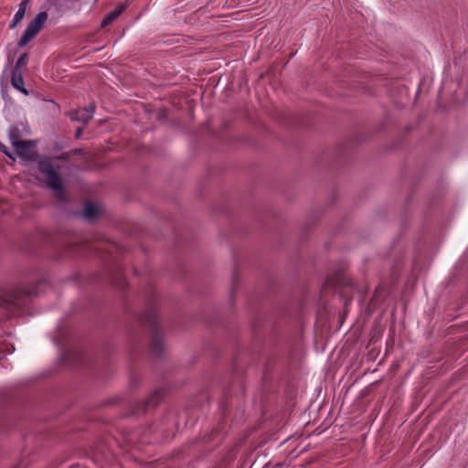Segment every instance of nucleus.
<instances>
[{
    "label": "nucleus",
    "instance_id": "nucleus-9",
    "mask_svg": "<svg viewBox=\"0 0 468 468\" xmlns=\"http://www.w3.org/2000/svg\"><path fill=\"white\" fill-rule=\"evenodd\" d=\"M11 85L24 95H28V90L24 86L23 72L12 69Z\"/></svg>",
    "mask_w": 468,
    "mask_h": 468
},
{
    "label": "nucleus",
    "instance_id": "nucleus-12",
    "mask_svg": "<svg viewBox=\"0 0 468 468\" xmlns=\"http://www.w3.org/2000/svg\"><path fill=\"white\" fill-rule=\"evenodd\" d=\"M84 217L88 219H92L98 215V208L92 203H86L84 207Z\"/></svg>",
    "mask_w": 468,
    "mask_h": 468
},
{
    "label": "nucleus",
    "instance_id": "nucleus-8",
    "mask_svg": "<svg viewBox=\"0 0 468 468\" xmlns=\"http://www.w3.org/2000/svg\"><path fill=\"white\" fill-rule=\"evenodd\" d=\"M129 4L127 2L121 4L115 7L112 11L108 13L103 19L101 20V27H105L108 25L112 24L115 21L128 7Z\"/></svg>",
    "mask_w": 468,
    "mask_h": 468
},
{
    "label": "nucleus",
    "instance_id": "nucleus-15",
    "mask_svg": "<svg viewBox=\"0 0 468 468\" xmlns=\"http://www.w3.org/2000/svg\"><path fill=\"white\" fill-rule=\"evenodd\" d=\"M0 152L3 153L5 155L8 156L9 158L14 159V157L12 156V154L9 151V148L1 142H0Z\"/></svg>",
    "mask_w": 468,
    "mask_h": 468
},
{
    "label": "nucleus",
    "instance_id": "nucleus-11",
    "mask_svg": "<svg viewBox=\"0 0 468 468\" xmlns=\"http://www.w3.org/2000/svg\"><path fill=\"white\" fill-rule=\"evenodd\" d=\"M80 122L83 124H88V122L92 119L93 113L95 112V106L93 104H90L87 107L80 110Z\"/></svg>",
    "mask_w": 468,
    "mask_h": 468
},
{
    "label": "nucleus",
    "instance_id": "nucleus-7",
    "mask_svg": "<svg viewBox=\"0 0 468 468\" xmlns=\"http://www.w3.org/2000/svg\"><path fill=\"white\" fill-rule=\"evenodd\" d=\"M30 133L27 122H17L10 125L8 130V138L12 145L22 144V137Z\"/></svg>",
    "mask_w": 468,
    "mask_h": 468
},
{
    "label": "nucleus",
    "instance_id": "nucleus-10",
    "mask_svg": "<svg viewBox=\"0 0 468 468\" xmlns=\"http://www.w3.org/2000/svg\"><path fill=\"white\" fill-rule=\"evenodd\" d=\"M30 1L31 0H23L20 2L18 5V10L16 12L13 21L10 25V28L16 27V25L23 20L26 14V10L29 6Z\"/></svg>",
    "mask_w": 468,
    "mask_h": 468
},
{
    "label": "nucleus",
    "instance_id": "nucleus-18",
    "mask_svg": "<svg viewBox=\"0 0 468 468\" xmlns=\"http://www.w3.org/2000/svg\"><path fill=\"white\" fill-rule=\"evenodd\" d=\"M83 132V129L80 127H78L75 132V138L79 139Z\"/></svg>",
    "mask_w": 468,
    "mask_h": 468
},
{
    "label": "nucleus",
    "instance_id": "nucleus-5",
    "mask_svg": "<svg viewBox=\"0 0 468 468\" xmlns=\"http://www.w3.org/2000/svg\"><path fill=\"white\" fill-rule=\"evenodd\" d=\"M16 148L18 156L26 161L33 162L38 158V154L35 150L37 141L24 140L22 144L13 145Z\"/></svg>",
    "mask_w": 468,
    "mask_h": 468
},
{
    "label": "nucleus",
    "instance_id": "nucleus-13",
    "mask_svg": "<svg viewBox=\"0 0 468 468\" xmlns=\"http://www.w3.org/2000/svg\"><path fill=\"white\" fill-rule=\"evenodd\" d=\"M27 60H28L27 53H23L22 55L19 56L13 69L17 70V71H22V69L24 67H26V65L27 64Z\"/></svg>",
    "mask_w": 468,
    "mask_h": 468
},
{
    "label": "nucleus",
    "instance_id": "nucleus-4",
    "mask_svg": "<svg viewBox=\"0 0 468 468\" xmlns=\"http://www.w3.org/2000/svg\"><path fill=\"white\" fill-rule=\"evenodd\" d=\"M48 18V15L46 11L38 13L27 25L25 32L18 41V47L23 48L28 41L33 39L43 28Z\"/></svg>",
    "mask_w": 468,
    "mask_h": 468
},
{
    "label": "nucleus",
    "instance_id": "nucleus-14",
    "mask_svg": "<svg viewBox=\"0 0 468 468\" xmlns=\"http://www.w3.org/2000/svg\"><path fill=\"white\" fill-rule=\"evenodd\" d=\"M80 110H73V111L68 112L66 114L69 116L70 121L80 122Z\"/></svg>",
    "mask_w": 468,
    "mask_h": 468
},
{
    "label": "nucleus",
    "instance_id": "nucleus-1",
    "mask_svg": "<svg viewBox=\"0 0 468 468\" xmlns=\"http://www.w3.org/2000/svg\"><path fill=\"white\" fill-rule=\"evenodd\" d=\"M140 321L143 324L148 325L152 333L151 351L154 355L159 356L163 353V341L157 325V312L149 299L146 310L140 315Z\"/></svg>",
    "mask_w": 468,
    "mask_h": 468
},
{
    "label": "nucleus",
    "instance_id": "nucleus-2",
    "mask_svg": "<svg viewBox=\"0 0 468 468\" xmlns=\"http://www.w3.org/2000/svg\"><path fill=\"white\" fill-rule=\"evenodd\" d=\"M52 158L45 157L41 158L37 162V168L41 174L47 176L48 186L55 192L58 199L60 201H66L67 197L63 188L62 177L53 168Z\"/></svg>",
    "mask_w": 468,
    "mask_h": 468
},
{
    "label": "nucleus",
    "instance_id": "nucleus-19",
    "mask_svg": "<svg viewBox=\"0 0 468 468\" xmlns=\"http://www.w3.org/2000/svg\"><path fill=\"white\" fill-rule=\"evenodd\" d=\"M54 149H55V150H61V149H62V146H61V145H58V144H55V145H54Z\"/></svg>",
    "mask_w": 468,
    "mask_h": 468
},
{
    "label": "nucleus",
    "instance_id": "nucleus-17",
    "mask_svg": "<svg viewBox=\"0 0 468 468\" xmlns=\"http://www.w3.org/2000/svg\"><path fill=\"white\" fill-rule=\"evenodd\" d=\"M71 155H81L84 154V151L81 148H75L70 152Z\"/></svg>",
    "mask_w": 468,
    "mask_h": 468
},
{
    "label": "nucleus",
    "instance_id": "nucleus-6",
    "mask_svg": "<svg viewBox=\"0 0 468 468\" xmlns=\"http://www.w3.org/2000/svg\"><path fill=\"white\" fill-rule=\"evenodd\" d=\"M165 390L163 388L155 389L146 399L140 401L134 408V414L144 412L149 409L155 408L164 399Z\"/></svg>",
    "mask_w": 468,
    "mask_h": 468
},
{
    "label": "nucleus",
    "instance_id": "nucleus-3",
    "mask_svg": "<svg viewBox=\"0 0 468 468\" xmlns=\"http://www.w3.org/2000/svg\"><path fill=\"white\" fill-rule=\"evenodd\" d=\"M42 283L38 282L25 288L13 289L6 294L5 301L10 306L15 308H21L24 306L33 296L37 295V285Z\"/></svg>",
    "mask_w": 468,
    "mask_h": 468
},
{
    "label": "nucleus",
    "instance_id": "nucleus-16",
    "mask_svg": "<svg viewBox=\"0 0 468 468\" xmlns=\"http://www.w3.org/2000/svg\"><path fill=\"white\" fill-rule=\"evenodd\" d=\"M71 156L70 152H64L57 157L58 160L68 161Z\"/></svg>",
    "mask_w": 468,
    "mask_h": 468
}]
</instances>
